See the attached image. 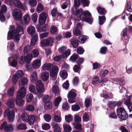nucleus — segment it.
<instances>
[{"instance_id": "f257e3e1", "label": "nucleus", "mask_w": 132, "mask_h": 132, "mask_svg": "<svg viewBox=\"0 0 132 132\" xmlns=\"http://www.w3.org/2000/svg\"><path fill=\"white\" fill-rule=\"evenodd\" d=\"M17 27L15 29L14 26H11L8 32L7 40L13 38L15 42H18L20 40L21 35L24 33L23 29L22 26L17 24Z\"/></svg>"}, {"instance_id": "f03ea898", "label": "nucleus", "mask_w": 132, "mask_h": 132, "mask_svg": "<svg viewBox=\"0 0 132 132\" xmlns=\"http://www.w3.org/2000/svg\"><path fill=\"white\" fill-rule=\"evenodd\" d=\"M4 117L7 116L8 119L10 122H13L14 120L15 113L13 111H10L9 109L5 110L4 112Z\"/></svg>"}, {"instance_id": "7ed1b4c3", "label": "nucleus", "mask_w": 132, "mask_h": 132, "mask_svg": "<svg viewBox=\"0 0 132 132\" xmlns=\"http://www.w3.org/2000/svg\"><path fill=\"white\" fill-rule=\"evenodd\" d=\"M82 20L83 21H84L89 24H92L93 19L91 18V14L88 11L84 12Z\"/></svg>"}, {"instance_id": "20e7f679", "label": "nucleus", "mask_w": 132, "mask_h": 132, "mask_svg": "<svg viewBox=\"0 0 132 132\" xmlns=\"http://www.w3.org/2000/svg\"><path fill=\"white\" fill-rule=\"evenodd\" d=\"M67 48L65 46H62L60 47L58 49L59 52L61 53L62 55V57H67L70 54V51L69 50H66Z\"/></svg>"}, {"instance_id": "39448f33", "label": "nucleus", "mask_w": 132, "mask_h": 132, "mask_svg": "<svg viewBox=\"0 0 132 132\" xmlns=\"http://www.w3.org/2000/svg\"><path fill=\"white\" fill-rule=\"evenodd\" d=\"M18 58V55L16 54L14 55L12 57H9L8 59L9 63L12 66L15 67L17 64Z\"/></svg>"}, {"instance_id": "423d86ee", "label": "nucleus", "mask_w": 132, "mask_h": 132, "mask_svg": "<svg viewBox=\"0 0 132 132\" xmlns=\"http://www.w3.org/2000/svg\"><path fill=\"white\" fill-rule=\"evenodd\" d=\"M12 15L14 18L17 20H20L22 16L21 10L17 8L14 10L13 12Z\"/></svg>"}, {"instance_id": "0eeeda50", "label": "nucleus", "mask_w": 132, "mask_h": 132, "mask_svg": "<svg viewBox=\"0 0 132 132\" xmlns=\"http://www.w3.org/2000/svg\"><path fill=\"white\" fill-rule=\"evenodd\" d=\"M37 90L38 93H42L44 92V88L43 84L41 80H39L36 83Z\"/></svg>"}, {"instance_id": "6e6552de", "label": "nucleus", "mask_w": 132, "mask_h": 132, "mask_svg": "<svg viewBox=\"0 0 132 132\" xmlns=\"http://www.w3.org/2000/svg\"><path fill=\"white\" fill-rule=\"evenodd\" d=\"M113 81L114 83H116L118 84H119L121 86V87H119L120 89H122V90H120V93H122L123 92V91L126 92V88L125 87H122L124 84L125 82L124 81L122 80V79H120V80H119L117 78H116Z\"/></svg>"}, {"instance_id": "1a4fd4ad", "label": "nucleus", "mask_w": 132, "mask_h": 132, "mask_svg": "<svg viewBox=\"0 0 132 132\" xmlns=\"http://www.w3.org/2000/svg\"><path fill=\"white\" fill-rule=\"evenodd\" d=\"M68 102L70 103H72L75 102L74 98L76 96V93L73 91H70L68 95Z\"/></svg>"}, {"instance_id": "9d476101", "label": "nucleus", "mask_w": 132, "mask_h": 132, "mask_svg": "<svg viewBox=\"0 0 132 132\" xmlns=\"http://www.w3.org/2000/svg\"><path fill=\"white\" fill-rule=\"evenodd\" d=\"M4 128L6 131H11L13 129L12 125L10 124L7 125V122L6 121L4 122L1 125V129Z\"/></svg>"}, {"instance_id": "9b49d317", "label": "nucleus", "mask_w": 132, "mask_h": 132, "mask_svg": "<svg viewBox=\"0 0 132 132\" xmlns=\"http://www.w3.org/2000/svg\"><path fill=\"white\" fill-rule=\"evenodd\" d=\"M47 15L45 12H43L40 14L39 18V21L40 24L42 25L44 24L46 20Z\"/></svg>"}, {"instance_id": "f8f14e48", "label": "nucleus", "mask_w": 132, "mask_h": 132, "mask_svg": "<svg viewBox=\"0 0 132 132\" xmlns=\"http://www.w3.org/2000/svg\"><path fill=\"white\" fill-rule=\"evenodd\" d=\"M26 94V89L25 88L22 87L18 90L17 93V97L18 98H23Z\"/></svg>"}, {"instance_id": "ddd939ff", "label": "nucleus", "mask_w": 132, "mask_h": 132, "mask_svg": "<svg viewBox=\"0 0 132 132\" xmlns=\"http://www.w3.org/2000/svg\"><path fill=\"white\" fill-rule=\"evenodd\" d=\"M6 10V6L4 5H2L0 11V20L1 22H4L5 20V18L3 13H5Z\"/></svg>"}, {"instance_id": "4468645a", "label": "nucleus", "mask_w": 132, "mask_h": 132, "mask_svg": "<svg viewBox=\"0 0 132 132\" xmlns=\"http://www.w3.org/2000/svg\"><path fill=\"white\" fill-rule=\"evenodd\" d=\"M23 20H21L20 23L22 25L28 24L30 20V18L29 15L26 14L23 17Z\"/></svg>"}, {"instance_id": "2eb2a0df", "label": "nucleus", "mask_w": 132, "mask_h": 132, "mask_svg": "<svg viewBox=\"0 0 132 132\" xmlns=\"http://www.w3.org/2000/svg\"><path fill=\"white\" fill-rule=\"evenodd\" d=\"M14 5L16 7L21 9L25 8L24 5L22 4L20 0H14L13 2Z\"/></svg>"}, {"instance_id": "dca6fc26", "label": "nucleus", "mask_w": 132, "mask_h": 132, "mask_svg": "<svg viewBox=\"0 0 132 132\" xmlns=\"http://www.w3.org/2000/svg\"><path fill=\"white\" fill-rule=\"evenodd\" d=\"M60 112L59 111H56L55 113L54 114V116L53 117L54 120L55 121L58 122H60L61 121V119L59 116Z\"/></svg>"}, {"instance_id": "f3484780", "label": "nucleus", "mask_w": 132, "mask_h": 132, "mask_svg": "<svg viewBox=\"0 0 132 132\" xmlns=\"http://www.w3.org/2000/svg\"><path fill=\"white\" fill-rule=\"evenodd\" d=\"M35 121V117L34 115H31L28 117L27 122L29 125H33L34 124Z\"/></svg>"}, {"instance_id": "a211bd4d", "label": "nucleus", "mask_w": 132, "mask_h": 132, "mask_svg": "<svg viewBox=\"0 0 132 132\" xmlns=\"http://www.w3.org/2000/svg\"><path fill=\"white\" fill-rule=\"evenodd\" d=\"M30 79L32 82H34L37 80V75L36 71H34L31 73L30 76Z\"/></svg>"}, {"instance_id": "6ab92c4d", "label": "nucleus", "mask_w": 132, "mask_h": 132, "mask_svg": "<svg viewBox=\"0 0 132 132\" xmlns=\"http://www.w3.org/2000/svg\"><path fill=\"white\" fill-rule=\"evenodd\" d=\"M70 41L71 44L74 48H76L78 47V42L77 39L72 38L70 40Z\"/></svg>"}, {"instance_id": "aec40b11", "label": "nucleus", "mask_w": 132, "mask_h": 132, "mask_svg": "<svg viewBox=\"0 0 132 132\" xmlns=\"http://www.w3.org/2000/svg\"><path fill=\"white\" fill-rule=\"evenodd\" d=\"M51 125L53 128V130L55 132H60V129L59 125L57 123H55L52 122Z\"/></svg>"}, {"instance_id": "412c9836", "label": "nucleus", "mask_w": 132, "mask_h": 132, "mask_svg": "<svg viewBox=\"0 0 132 132\" xmlns=\"http://www.w3.org/2000/svg\"><path fill=\"white\" fill-rule=\"evenodd\" d=\"M27 31L28 34L32 36L35 33V28L33 26H30L28 27Z\"/></svg>"}, {"instance_id": "4be33fe9", "label": "nucleus", "mask_w": 132, "mask_h": 132, "mask_svg": "<svg viewBox=\"0 0 132 132\" xmlns=\"http://www.w3.org/2000/svg\"><path fill=\"white\" fill-rule=\"evenodd\" d=\"M6 104L7 106L10 109H13L15 107L14 100L13 98L9 99Z\"/></svg>"}, {"instance_id": "5701e85b", "label": "nucleus", "mask_w": 132, "mask_h": 132, "mask_svg": "<svg viewBox=\"0 0 132 132\" xmlns=\"http://www.w3.org/2000/svg\"><path fill=\"white\" fill-rule=\"evenodd\" d=\"M52 89L53 93L55 95H59L60 93L59 88L58 86L56 85H53L52 87Z\"/></svg>"}, {"instance_id": "b1692460", "label": "nucleus", "mask_w": 132, "mask_h": 132, "mask_svg": "<svg viewBox=\"0 0 132 132\" xmlns=\"http://www.w3.org/2000/svg\"><path fill=\"white\" fill-rule=\"evenodd\" d=\"M38 37V35L37 34H35L32 38L31 40L30 44L31 45L33 46H34L36 44V42L37 41Z\"/></svg>"}, {"instance_id": "393cba45", "label": "nucleus", "mask_w": 132, "mask_h": 132, "mask_svg": "<svg viewBox=\"0 0 132 132\" xmlns=\"http://www.w3.org/2000/svg\"><path fill=\"white\" fill-rule=\"evenodd\" d=\"M41 76L42 80L45 81H47L49 78V73L47 72H43Z\"/></svg>"}, {"instance_id": "a878e982", "label": "nucleus", "mask_w": 132, "mask_h": 132, "mask_svg": "<svg viewBox=\"0 0 132 132\" xmlns=\"http://www.w3.org/2000/svg\"><path fill=\"white\" fill-rule=\"evenodd\" d=\"M53 66V64L51 63H45L42 67V69L44 70H51Z\"/></svg>"}, {"instance_id": "bb28decb", "label": "nucleus", "mask_w": 132, "mask_h": 132, "mask_svg": "<svg viewBox=\"0 0 132 132\" xmlns=\"http://www.w3.org/2000/svg\"><path fill=\"white\" fill-rule=\"evenodd\" d=\"M41 65V62L39 60H37L34 61L33 63V67L35 68H38Z\"/></svg>"}, {"instance_id": "cd10ccee", "label": "nucleus", "mask_w": 132, "mask_h": 132, "mask_svg": "<svg viewBox=\"0 0 132 132\" xmlns=\"http://www.w3.org/2000/svg\"><path fill=\"white\" fill-rule=\"evenodd\" d=\"M82 9H80L76 10L75 13V14L77 17L81 19V16L82 14Z\"/></svg>"}, {"instance_id": "c85d7f7f", "label": "nucleus", "mask_w": 132, "mask_h": 132, "mask_svg": "<svg viewBox=\"0 0 132 132\" xmlns=\"http://www.w3.org/2000/svg\"><path fill=\"white\" fill-rule=\"evenodd\" d=\"M128 117V114L126 111L125 110L123 111L121 115L119 117L121 120H126Z\"/></svg>"}, {"instance_id": "c756f323", "label": "nucleus", "mask_w": 132, "mask_h": 132, "mask_svg": "<svg viewBox=\"0 0 132 132\" xmlns=\"http://www.w3.org/2000/svg\"><path fill=\"white\" fill-rule=\"evenodd\" d=\"M32 56L30 54H28L24 58V61L27 63H30L32 59Z\"/></svg>"}, {"instance_id": "7c9ffc66", "label": "nucleus", "mask_w": 132, "mask_h": 132, "mask_svg": "<svg viewBox=\"0 0 132 132\" xmlns=\"http://www.w3.org/2000/svg\"><path fill=\"white\" fill-rule=\"evenodd\" d=\"M63 128L64 130L66 132H70L71 130V128L70 126L67 124H63Z\"/></svg>"}, {"instance_id": "2f4dec72", "label": "nucleus", "mask_w": 132, "mask_h": 132, "mask_svg": "<svg viewBox=\"0 0 132 132\" xmlns=\"http://www.w3.org/2000/svg\"><path fill=\"white\" fill-rule=\"evenodd\" d=\"M60 75L63 78L65 79L67 77L68 74L67 72L65 70H63L60 71Z\"/></svg>"}, {"instance_id": "473e14b6", "label": "nucleus", "mask_w": 132, "mask_h": 132, "mask_svg": "<svg viewBox=\"0 0 132 132\" xmlns=\"http://www.w3.org/2000/svg\"><path fill=\"white\" fill-rule=\"evenodd\" d=\"M97 10L98 13L101 15L105 14L106 13V12L105 9L101 7H98Z\"/></svg>"}, {"instance_id": "72a5a7b5", "label": "nucleus", "mask_w": 132, "mask_h": 132, "mask_svg": "<svg viewBox=\"0 0 132 132\" xmlns=\"http://www.w3.org/2000/svg\"><path fill=\"white\" fill-rule=\"evenodd\" d=\"M98 19L99 24L100 25H101L105 22L106 18L104 16H98Z\"/></svg>"}, {"instance_id": "f704fd0d", "label": "nucleus", "mask_w": 132, "mask_h": 132, "mask_svg": "<svg viewBox=\"0 0 132 132\" xmlns=\"http://www.w3.org/2000/svg\"><path fill=\"white\" fill-rule=\"evenodd\" d=\"M92 81V84L94 85H96L97 84L99 83V82H100L99 77L96 76H95L93 78Z\"/></svg>"}, {"instance_id": "c9c22d12", "label": "nucleus", "mask_w": 132, "mask_h": 132, "mask_svg": "<svg viewBox=\"0 0 132 132\" xmlns=\"http://www.w3.org/2000/svg\"><path fill=\"white\" fill-rule=\"evenodd\" d=\"M17 128L20 130H26L27 129L26 125L24 123H20L17 127Z\"/></svg>"}, {"instance_id": "e433bc0d", "label": "nucleus", "mask_w": 132, "mask_h": 132, "mask_svg": "<svg viewBox=\"0 0 132 132\" xmlns=\"http://www.w3.org/2000/svg\"><path fill=\"white\" fill-rule=\"evenodd\" d=\"M43 5L40 3H38L37 8V11L39 13L42 11L44 10Z\"/></svg>"}, {"instance_id": "4c0bfd02", "label": "nucleus", "mask_w": 132, "mask_h": 132, "mask_svg": "<svg viewBox=\"0 0 132 132\" xmlns=\"http://www.w3.org/2000/svg\"><path fill=\"white\" fill-rule=\"evenodd\" d=\"M70 0H67L62 4L61 5V8L63 9H65L67 8L68 5H70Z\"/></svg>"}, {"instance_id": "58836bf2", "label": "nucleus", "mask_w": 132, "mask_h": 132, "mask_svg": "<svg viewBox=\"0 0 132 132\" xmlns=\"http://www.w3.org/2000/svg\"><path fill=\"white\" fill-rule=\"evenodd\" d=\"M61 100V98L59 96L56 98L54 101V104L55 106L56 107L58 106Z\"/></svg>"}, {"instance_id": "ea45409f", "label": "nucleus", "mask_w": 132, "mask_h": 132, "mask_svg": "<svg viewBox=\"0 0 132 132\" xmlns=\"http://www.w3.org/2000/svg\"><path fill=\"white\" fill-rule=\"evenodd\" d=\"M125 110L123 107H120L118 108L117 109V114L119 117L121 115L122 113L123 112V111H124Z\"/></svg>"}, {"instance_id": "a19ab883", "label": "nucleus", "mask_w": 132, "mask_h": 132, "mask_svg": "<svg viewBox=\"0 0 132 132\" xmlns=\"http://www.w3.org/2000/svg\"><path fill=\"white\" fill-rule=\"evenodd\" d=\"M44 103L45 104L44 107L45 109L48 110L52 108V103L50 102H48Z\"/></svg>"}, {"instance_id": "79ce46f5", "label": "nucleus", "mask_w": 132, "mask_h": 132, "mask_svg": "<svg viewBox=\"0 0 132 132\" xmlns=\"http://www.w3.org/2000/svg\"><path fill=\"white\" fill-rule=\"evenodd\" d=\"M65 121L68 123L70 122L73 119V116L70 114L68 115L65 116Z\"/></svg>"}, {"instance_id": "37998d69", "label": "nucleus", "mask_w": 132, "mask_h": 132, "mask_svg": "<svg viewBox=\"0 0 132 132\" xmlns=\"http://www.w3.org/2000/svg\"><path fill=\"white\" fill-rule=\"evenodd\" d=\"M22 120L24 122L27 121L28 119V116L27 113H23L21 116Z\"/></svg>"}, {"instance_id": "c03bdc74", "label": "nucleus", "mask_w": 132, "mask_h": 132, "mask_svg": "<svg viewBox=\"0 0 132 132\" xmlns=\"http://www.w3.org/2000/svg\"><path fill=\"white\" fill-rule=\"evenodd\" d=\"M51 97L50 95H46L44 96L43 98V100L44 103L49 102V101L51 99Z\"/></svg>"}, {"instance_id": "a18cd8bd", "label": "nucleus", "mask_w": 132, "mask_h": 132, "mask_svg": "<svg viewBox=\"0 0 132 132\" xmlns=\"http://www.w3.org/2000/svg\"><path fill=\"white\" fill-rule=\"evenodd\" d=\"M131 99H127L124 102L125 104L127 106L130 112V110L129 107L131 106L132 105V103L131 102Z\"/></svg>"}, {"instance_id": "49530a36", "label": "nucleus", "mask_w": 132, "mask_h": 132, "mask_svg": "<svg viewBox=\"0 0 132 132\" xmlns=\"http://www.w3.org/2000/svg\"><path fill=\"white\" fill-rule=\"evenodd\" d=\"M24 73L22 70H19L17 71L15 74V75L18 78H20L22 77Z\"/></svg>"}, {"instance_id": "de8ad7c7", "label": "nucleus", "mask_w": 132, "mask_h": 132, "mask_svg": "<svg viewBox=\"0 0 132 132\" xmlns=\"http://www.w3.org/2000/svg\"><path fill=\"white\" fill-rule=\"evenodd\" d=\"M75 120L74 123H79L81 121V118L79 115L77 114L75 115L74 117Z\"/></svg>"}, {"instance_id": "09e8293b", "label": "nucleus", "mask_w": 132, "mask_h": 132, "mask_svg": "<svg viewBox=\"0 0 132 132\" xmlns=\"http://www.w3.org/2000/svg\"><path fill=\"white\" fill-rule=\"evenodd\" d=\"M39 54V52L37 49H35L32 52V57H36L38 56Z\"/></svg>"}, {"instance_id": "8fccbe9b", "label": "nucleus", "mask_w": 132, "mask_h": 132, "mask_svg": "<svg viewBox=\"0 0 132 132\" xmlns=\"http://www.w3.org/2000/svg\"><path fill=\"white\" fill-rule=\"evenodd\" d=\"M23 102L24 101L22 98H18L17 97L16 98V102L17 105H22Z\"/></svg>"}, {"instance_id": "3c124183", "label": "nucleus", "mask_w": 132, "mask_h": 132, "mask_svg": "<svg viewBox=\"0 0 132 132\" xmlns=\"http://www.w3.org/2000/svg\"><path fill=\"white\" fill-rule=\"evenodd\" d=\"M87 39L86 37L84 35H81L79 37V41L80 43H84Z\"/></svg>"}, {"instance_id": "603ef678", "label": "nucleus", "mask_w": 132, "mask_h": 132, "mask_svg": "<svg viewBox=\"0 0 132 132\" xmlns=\"http://www.w3.org/2000/svg\"><path fill=\"white\" fill-rule=\"evenodd\" d=\"M35 107L32 105H29L27 106L26 110L27 111H33L34 110Z\"/></svg>"}, {"instance_id": "864d4df0", "label": "nucleus", "mask_w": 132, "mask_h": 132, "mask_svg": "<svg viewBox=\"0 0 132 132\" xmlns=\"http://www.w3.org/2000/svg\"><path fill=\"white\" fill-rule=\"evenodd\" d=\"M108 106L111 109L114 108L116 105V102L109 101L107 104Z\"/></svg>"}, {"instance_id": "5fc2aeb1", "label": "nucleus", "mask_w": 132, "mask_h": 132, "mask_svg": "<svg viewBox=\"0 0 132 132\" xmlns=\"http://www.w3.org/2000/svg\"><path fill=\"white\" fill-rule=\"evenodd\" d=\"M28 3L30 6L34 7L37 5V1L36 0H29Z\"/></svg>"}, {"instance_id": "6e6d98bb", "label": "nucleus", "mask_w": 132, "mask_h": 132, "mask_svg": "<svg viewBox=\"0 0 132 132\" xmlns=\"http://www.w3.org/2000/svg\"><path fill=\"white\" fill-rule=\"evenodd\" d=\"M45 120L47 122H49L51 119V117L50 114H46L43 116Z\"/></svg>"}, {"instance_id": "4d7b16f0", "label": "nucleus", "mask_w": 132, "mask_h": 132, "mask_svg": "<svg viewBox=\"0 0 132 132\" xmlns=\"http://www.w3.org/2000/svg\"><path fill=\"white\" fill-rule=\"evenodd\" d=\"M58 12L57 9L56 8H54L51 11V13L52 16H55L58 13Z\"/></svg>"}, {"instance_id": "13d9d810", "label": "nucleus", "mask_w": 132, "mask_h": 132, "mask_svg": "<svg viewBox=\"0 0 132 132\" xmlns=\"http://www.w3.org/2000/svg\"><path fill=\"white\" fill-rule=\"evenodd\" d=\"M57 73L54 71L51 70H50V75L52 78V80H55V78H56Z\"/></svg>"}, {"instance_id": "bf43d9fd", "label": "nucleus", "mask_w": 132, "mask_h": 132, "mask_svg": "<svg viewBox=\"0 0 132 132\" xmlns=\"http://www.w3.org/2000/svg\"><path fill=\"white\" fill-rule=\"evenodd\" d=\"M108 71L106 70H104L102 71L100 73V76L101 77V78L105 77V76L108 74Z\"/></svg>"}, {"instance_id": "052dcab7", "label": "nucleus", "mask_w": 132, "mask_h": 132, "mask_svg": "<svg viewBox=\"0 0 132 132\" xmlns=\"http://www.w3.org/2000/svg\"><path fill=\"white\" fill-rule=\"evenodd\" d=\"M47 39L42 40L40 42L41 46L42 47H45L48 46V43L47 42Z\"/></svg>"}, {"instance_id": "680f3d73", "label": "nucleus", "mask_w": 132, "mask_h": 132, "mask_svg": "<svg viewBox=\"0 0 132 132\" xmlns=\"http://www.w3.org/2000/svg\"><path fill=\"white\" fill-rule=\"evenodd\" d=\"M84 52V50L83 48L79 47L77 48V52L78 54H83Z\"/></svg>"}, {"instance_id": "e2e57ef3", "label": "nucleus", "mask_w": 132, "mask_h": 132, "mask_svg": "<svg viewBox=\"0 0 132 132\" xmlns=\"http://www.w3.org/2000/svg\"><path fill=\"white\" fill-rule=\"evenodd\" d=\"M33 97V95L31 93H28L27 96V102H30L32 100Z\"/></svg>"}, {"instance_id": "0e129e2a", "label": "nucleus", "mask_w": 132, "mask_h": 132, "mask_svg": "<svg viewBox=\"0 0 132 132\" xmlns=\"http://www.w3.org/2000/svg\"><path fill=\"white\" fill-rule=\"evenodd\" d=\"M57 29L55 26H51L50 31L52 34H54L57 31Z\"/></svg>"}, {"instance_id": "69168bd1", "label": "nucleus", "mask_w": 132, "mask_h": 132, "mask_svg": "<svg viewBox=\"0 0 132 132\" xmlns=\"http://www.w3.org/2000/svg\"><path fill=\"white\" fill-rule=\"evenodd\" d=\"M72 110L73 111H77L79 110L80 108L79 105H74L72 106Z\"/></svg>"}, {"instance_id": "338daca9", "label": "nucleus", "mask_w": 132, "mask_h": 132, "mask_svg": "<svg viewBox=\"0 0 132 132\" xmlns=\"http://www.w3.org/2000/svg\"><path fill=\"white\" fill-rule=\"evenodd\" d=\"M14 88L12 87L9 89L8 91V94L10 96H12L13 95L14 93Z\"/></svg>"}, {"instance_id": "774afa93", "label": "nucleus", "mask_w": 132, "mask_h": 132, "mask_svg": "<svg viewBox=\"0 0 132 132\" xmlns=\"http://www.w3.org/2000/svg\"><path fill=\"white\" fill-rule=\"evenodd\" d=\"M21 83L23 85H26L28 82V80L26 78H22L21 80Z\"/></svg>"}]
</instances>
